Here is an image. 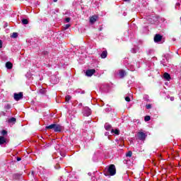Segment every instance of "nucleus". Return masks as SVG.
<instances>
[{"instance_id": "c85d7f7f", "label": "nucleus", "mask_w": 181, "mask_h": 181, "mask_svg": "<svg viewBox=\"0 0 181 181\" xmlns=\"http://www.w3.org/2000/svg\"><path fill=\"white\" fill-rule=\"evenodd\" d=\"M0 49H2V40H0Z\"/></svg>"}, {"instance_id": "412c9836", "label": "nucleus", "mask_w": 181, "mask_h": 181, "mask_svg": "<svg viewBox=\"0 0 181 181\" xmlns=\"http://www.w3.org/2000/svg\"><path fill=\"white\" fill-rule=\"evenodd\" d=\"M8 134V132L6 130H2L1 131V135H3V136H5V135Z\"/></svg>"}, {"instance_id": "cd10ccee", "label": "nucleus", "mask_w": 181, "mask_h": 181, "mask_svg": "<svg viewBox=\"0 0 181 181\" xmlns=\"http://www.w3.org/2000/svg\"><path fill=\"white\" fill-rule=\"evenodd\" d=\"M20 160H22V158L21 157H17V161L20 162Z\"/></svg>"}, {"instance_id": "20e7f679", "label": "nucleus", "mask_w": 181, "mask_h": 181, "mask_svg": "<svg viewBox=\"0 0 181 181\" xmlns=\"http://www.w3.org/2000/svg\"><path fill=\"white\" fill-rule=\"evenodd\" d=\"M22 98H23V92H20L18 93H14V100L16 101H19V100H22Z\"/></svg>"}, {"instance_id": "7c9ffc66", "label": "nucleus", "mask_w": 181, "mask_h": 181, "mask_svg": "<svg viewBox=\"0 0 181 181\" xmlns=\"http://www.w3.org/2000/svg\"><path fill=\"white\" fill-rule=\"evenodd\" d=\"M58 0H54V2H57Z\"/></svg>"}, {"instance_id": "f257e3e1", "label": "nucleus", "mask_w": 181, "mask_h": 181, "mask_svg": "<svg viewBox=\"0 0 181 181\" xmlns=\"http://www.w3.org/2000/svg\"><path fill=\"white\" fill-rule=\"evenodd\" d=\"M45 129H53L54 132H62L63 127L59 124H52L45 127Z\"/></svg>"}, {"instance_id": "bb28decb", "label": "nucleus", "mask_w": 181, "mask_h": 181, "mask_svg": "<svg viewBox=\"0 0 181 181\" xmlns=\"http://www.w3.org/2000/svg\"><path fill=\"white\" fill-rule=\"evenodd\" d=\"M65 21H66V22L69 23V22H70L71 18H65Z\"/></svg>"}, {"instance_id": "9b49d317", "label": "nucleus", "mask_w": 181, "mask_h": 181, "mask_svg": "<svg viewBox=\"0 0 181 181\" xmlns=\"http://www.w3.org/2000/svg\"><path fill=\"white\" fill-rule=\"evenodd\" d=\"M6 143V139L5 137L1 136H0V145H4V144Z\"/></svg>"}, {"instance_id": "393cba45", "label": "nucleus", "mask_w": 181, "mask_h": 181, "mask_svg": "<svg viewBox=\"0 0 181 181\" xmlns=\"http://www.w3.org/2000/svg\"><path fill=\"white\" fill-rule=\"evenodd\" d=\"M70 26H71L70 24H66L65 26H64L65 30L69 29V28H70Z\"/></svg>"}, {"instance_id": "a878e982", "label": "nucleus", "mask_w": 181, "mask_h": 181, "mask_svg": "<svg viewBox=\"0 0 181 181\" xmlns=\"http://www.w3.org/2000/svg\"><path fill=\"white\" fill-rule=\"evenodd\" d=\"M125 101H127V103H129V101H131V98L129 96H127L125 98Z\"/></svg>"}, {"instance_id": "2eb2a0df", "label": "nucleus", "mask_w": 181, "mask_h": 181, "mask_svg": "<svg viewBox=\"0 0 181 181\" xmlns=\"http://www.w3.org/2000/svg\"><path fill=\"white\" fill-rule=\"evenodd\" d=\"M39 93L41 94V95H46V90H45V89H40Z\"/></svg>"}, {"instance_id": "a211bd4d", "label": "nucleus", "mask_w": 181, "mask_h": 181, "mask_svg": "<svg viewBox=\"0 0 181 181\" xmlns=\"http://www.w3.org/2000/svg\"><path fill=\"white\" fill-rule=\"evenodd\" d=\"M70 100H71V96H70V95H66V97H65V100H66V103H69V101H70Z\"/></svg>"}, {"instance_id": "0eeeda50", "label": "nucleus", "mask_w": 181, "mask_h": 181, "mask_svg": "<svg viewBox=\"0 0 181 181\" xmlns=\"http://www.w3.org/2000/svg\"><path fill=\"white\" fill-rule=\"evenodd\" d=\"M97 19H98V16H93L90 18V23H95L97 22Z\"/></svg>"}, {"instance_id": "39448f33", "label": "nucleus", "mask_w": 181, "mask_h": 181, "mask_svg": "<svg viewBox=\"0 0 181 181\" xmlns=\"http://www.w3.org/2000/svg\"><path fill=\"white\" fill-rule=\"evenodd\" d=\"M163 38V36L160 35V34H156L154 36V42H155V43H159V42L162 41Z\"/></svg>"}, {"instance_id": "4468645a", "label": "nucleus", "mask_w": 181, "mask_h": 181, "mask_svg": "<svg viewBox=\"0 0 181 181\" xmlns=\"http://www.w3.org/2000/svg\"><path fill=\"white\" fill-rule=\"evenodd\" d=\"M8 122L9 123V124H15L16 122V118H15V117H11V118H10V119H8Z\"/></svg>"}, {"instance_id": "423d86ee", "label": "nucleus", "mask_w": 181, "mask_h": 181, "mask_svg": "<svg viewBox=\"0 0 181 181\" xmlns=\"http://www.w3.org/2000/svg\"><path fill=\"white\" fill-rule=\"evenodd\" d=\"M93 74H95V69H88L86 71V76H87V77H91Z\"/></svg>"}, {"instance_id": "6e6552de", "label": "nucleus", "mask_w": 181, "mask_h": 181, "mask_svg": "<svg viewBox=\"0 0 181 181\" xmlns=\"http://www.w3.org/2000/svg\"><path fill=\"white\" fill-rule=\"evenodd\" d=\"M119 76L120 78H124L127 76V72L124 70H121L119 72Z\"/></svg>"}, {"instance_id": "6ab92c4d", "label": "nucleus", "mask_w": 181, "mask_h": 181, "mask_svg": "<svg viewBox=\"0 0 181 181\" xmlns=\"http://www.w3.org/2000/svg\"><path fill=\"white\" fill-rule=\"evenodd\" d=\"M11 37L16 39V37H18V33H13Z\"/></svg>"}, {"instance_id": "f8f14e48", "label": "nucleus", "mask_w": 181, "mask_h": 181, "mask_svg": "<svg viewBox=\"0 0 181 181\" xmlns=\"http://www.w3.org/2000/svg\"><path fill=\"white\" fill-rule=\"evenodd\" d=\"M111 128H112V126H111V124L106 123L105 124V129H106V131H111Z\"/></svg>"}, {"instance_id": "c756f323", "label": "nucleus", "mask_w": 181, "mask_h": 181, "mask_svg": "<svg viewBox=\"0 0 181 181\" xmlns=\"http://www.w3.org/2000/svg\"><path fill=\"white\" fill-rule=\"evenodd\" d=\"M31 176H35V171H31Z\"/></svg>"}, {"instance_id": "9d476101", "label": "nucleus", "mask_w": 181, "mask_h": 181, "mask_svg": "<svg viewBox=\"0 0 181 181\" xmlns=\"http://www.w3.org/2000/svg\"><path fill=\"white\" fill-rule=\"evenodd\" d=\"M163 77L165 80H167V81H170V74H169L168 73L165 72L163 74Z\"/></svg>"}, {"instance_id": "5701e85b", "label": "nucleus", "mask_w": 181, "mask_h": 181, "mask_svg": "<svg viewBox=\"0 0 181 181\" xmlns=\"http://www.w3.org/2000/svg\"><path fill=\"white\" fill-rule=\"evenodd\" d=\"M146 108L147 110H151V108H152V105H151V104L146 105Z\"/></svg>"}, {"instance_id": "7ed1b4c3", "label": "nucleus", "mask_w": 181, "mask_h": 181, "mask_svg": "<svg viewBox=\"0 0 181 181\" xmlns=\"http://www.w3.org/2000/svg\"><path fill=\"white\" fill-rule=\"evenodd\" d=\"M137 136L139 141H145V139H146L147 135L143 132H139L137 133Z\"/></svg>"}, {"instance_id": "1a4fd4ad", "label": "nucleus", "mask_w": 181, "mask_h": 181, "mask_svg": "<svg viewBox=\"0 0 181 181\" xmlns=\"http://www.w3.org/2000/svg\"><path fill=\"white\" fill-rule=\"evenodd\" d=\"M6 67L8 70H11L12 67H13V64L11 62H8L6 63Z\"/></svg>"}, {"instance_id": "b1692460", "label": "nucleus", "mask_w": 181, "mask_h": 181, "mask_svg": "<svg viewBox=\"0 0 181 181\" xmlns=\"http://www.w3.org/2000/svg\"><path fill=\"white\" fill-rule=\"evenodd\" d=\"M5 110H11V105L7 104L5 107H4Z\"/></svg>"}, {"instance_id": "4be33fe9", "label": "nucleus", "mask_w": 181, "mask_h": 181, "mask_svg": "<svg viewBox=\"0 0 181 181\" xmlns=\"http://www.w3.org/2000/svg\"><path fill=\"white\" fill-rule=\"evenodd\" d=\"M126 156L131 158V156H132V151H128V153L126 154Z\"/></svg>"}, {"instance_id": "2f4dec72", "label": "nucleus", "mask_w": 181, "mask_h": 181, "mask_svg": "<svg viewBox=\"0 0 181 181\" xmlns=\"http://www.w3.org/2000/svg\"><path fill=\"white\" fill-rule=\"evenodd\" d=\"M125 2H127V1H129V0H124Z\"/></svg>"}, {"instance_id": "f3484780", "label": "nucleus", "mask_w": 181, "mask_h": 181, "mask_svg": "<svg viewBox=\"0 0 181 181\" xmlns=\"http://www.w3.org/2000/svg\"><path fill=\"white\" fill-rule=\"evenodd\" d=\"M111 132H112V133H114V134H115V135H118L119 134V130H118V129H112L111 130Z\"/></svg>"}, {"instance_id": "ddd939ff", "label": "nucleus", "mask_w": 181, "mask_h": 181, "mask_svg": "<svg viewBox=\"0 0 181 181\" xmlns=\"http://www.w3.org/2000/svg\"><path fill=\"white\" fill-rule=\"evenodd\" d=\"M108 54V52L107 51H103L102 54H100L101 59H105Z\"/></svg>"}, {"instance_id": "aec40b11", "label": "nucleus", "mask_w": 181, "mask_h": 181, "mask_svg": "<svg viewBox=\"0 0 181 181\" xmlns=\"http://www.w3.org/2000/svg\"><path fill=\"white\" fill-rule=\"evenodd\" d=\"M144 121H146V122H148V121H151V116H146L144 117Z\"/></svg>"}, {"instance_id": "f03ea898", "label": "nucleus", "mask_w": 181, "mask_h": 181, "mask_svg": "<svg viewBox=\"0 0 181 181\" xmlns=\"http://www.w3.org/2000/svg\"><path fill=\"white\" fill-rule=\"evenodd\" d=\"M107 172L110 176H115V175L117 174V168H115V165H110L107 168Z\"/></svg>"}, {"instance_id": "dca6fc26", "label": "nucleus", "mask_w": 181, "mask_h": 181, "mask_svg": "<svg viewBox=\"0 0 181 181\" xmlns=\"http://www.w3.org/2000/svg\"><path fill=\"white\" fill-rule=\"evenodd\" d=\"M23 25H28V23H29V21H28V19L26 18H23L22 21H21Z\"/></svg>"}]
</instances>
